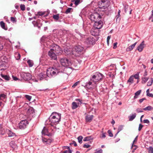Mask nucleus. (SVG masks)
Returning <instances> with one entry per match:
<instances>
[{
    "instance_id": "obj_1",
    "label": "nucleus",
    "mask_w": 153,
    "mask_h": 153,
    "mask_svg": "<svg viewBox=\"0 0 153 153\" xmlns=\"http://www.w3.org/2000/svg\"><path fill=\"white\" fill-rule=\"evenodd\" d=\"M77 39L83 42L84 44L89 46L94 45L98 39H96L92 36L87 37V36L79 32H77Z\"/></svg>"
},
{
    "instance_id": "obj_2",
    "label": "nucleus",
    "mask_w": 153,
    "mask_h": 153,
    "mask_svg": "<svg viewBox=\"0 0 153 153\" xmlns=\"http://www.w3.org/2000/svg\"><path fill=\"white\" fill-rule=\"evenodd\" d=\"M49 119L51 123L57 124L60 121L61 114L56 112H53Z\"/></svg>"
},
{
    "instance_id": "obj_3",
    "label": "nucleus",
    "mask_w": 153,
    "mask_h": 153,
    "mask_svg": "<svg viewBox=\"0 0 153 153\" xmlns=\"http://www.w3.org/2000/svg\"><path fill=\"white\" fill-rule=\"evenodd\" d=\"M45 43L48 48H51L52 49H53V50L56 54H57V55H60L62 53V51L61 48L57 44L50 43L49 41Z\"/></svg>"
},
{
    "instance_id": "obj_4",
    "label": "nucleus",
    "mask_w": 153,
    "mask_h": 153,
    "mask_svg": "<svg viewBox=\"0 0 153 153\" xmlns=\"http://www.w3.org/2000/svg\"><path fill=\"white\" fill-rule=\"evenodd\" d=\"M110 1L109 0H100L98 1V7L101 9H103L102 11L104 12V13L108 15L107 13V10L108 9V7L109 6Z\"/></svg>"
},
{
    "instance_id": "obj_5",
    "label": "nucleus",
    "mask_w": 153,
    "mask_h": 153,
    "mask_svg": "<svg viewBox=\"0 0 153 153\" xmlns=\"http://www.w3.org/2000/svg\"><path fill=\"white\" fill-rule=\"evenodd\" d=\"M60 71L57 68H49L46 71V75L48 77L51 78L56 76Z\"/></svg>"
},
{
    "instance_id": "obj_6",
    "label": "nucleus",
    "mask_w": 153,
    "mask_h": 153,
    "mask_svg": "<svg viewBox=\"0 0 153 153\" xmlns=\"http://www.w3.org/2000/svg\"><path fill=\"white\" fill-rule=\"evenodd\" d=\"M102 78V74L100 73L97 72L91 78V80L92 81L94 84L100 80Z\"/></svg>"
},
{
    "instance_id": "obj_7",
    "label": "nucleus",
    "mask_w": 153,
    "mask_h": 153,
    "mask_svg": "<svg viewBox=\"0 0 153 153\" xmlns=\"http://www.w3.org/2000/svg\"><path fill=\"white\" fill-rule=\"evenodd\" d=\"M89 19L92 21L95 22L101 19L102 16L100 14L95 12L92 13L90 15Z\"/></svg>"
},
{
    "instance_id": "obj_8",
    "label": "nucleus",
    "mask_w": 153,
    "mask_h": 153,
    "mask_svg": "<svg viewBox=\"0 0 153 153\" xmlns=\"http://www.w3.org/2000/svg\"><path fill=\"white\" fill-rule=\"evenodd\" d=\"M60 62L62 66L68 67L71 65V61L68 58H61Z\"/></svg>"
},
{
    "instance_id": "obj_9",
    "label": "nucleus",
    "mask_w": 153,
    "mask_h": 153,
    "mask_svg": "<svg viewBox=\"0 0 153 153\" xmlns=\"http://www.w3.org/2000/svg\"><path fill=\"white\" fill-rule=\"evenodd\" d=\"M21 78L25 80H29L32 78L31 75L29 73L22 72L20 73Z\"/></svg>"
},
{
    "instance_id": "obj_10",
    "label": "nucleus",
    "mask_w": 153,
    "mask_h": 153,
    "mask_svg": "<svg viewBox=\"0 0 153 153\" xmlns=\"http://www.w3.org/2000/svg\"><path fill=\"white\" fill-rule=\"evenodd\" d=\"M28 124V121L26 120H21L19 124V127L20 129H24L26 128Z\"/></svg>"
},
{
    "instance_id": "obj_11",
    "label": "nucleus",
    "mask_w": 153,
    "mask_h": 153,
    "mask_svg": "<svg viewBox=\"0 0 153 153\" xmlns=\"http://www.w3.org/2000/svg\"><path fill=\"white\" fill-rule=\"evenodd\" d=\"M94 28H96L99 29L101 28L103 25L102 21H101V19L97 21L94 22Z\"/></svg>"
},
{
    "instance_id": "obj_12",
    "label": "nucleus",
    "mask_w": 153,
    "mask_h": 153,
    "mask_svg": "<svg viewBox=\"0 0 153 153\" xmlns=\"http://www.w3.org/2000/svg\"><path fill=\"white\" fill-rule=\"evenodd\" d=\"M26 114L27 116L30 117H33L35 115L34 109L32 107H29L27 109Z\"/></svg>"
},
{
    "instance_id": "obj_13",
    "label": "nucleus",
    "mask_w": 153,
    "mask_h": 153,
    "mask_svg": "<svg viewBox=\"0 0 153 153\" xmlns=\"http://www.w3.org/2000/svg\"><path fill=\"white\" fill-rule=\"evenodd\" d=\"M85 52L83 48L81 46L77 45V56H79L83 55Z\"/></svg>"
},
{
    "instance_id": "obj_14",
    "label": "nucleus",
    "mask_w": 153,
    "mask_h": 153,
    "mask_svg": "<svg viewBox=\"0 0 153 153\" xmlns=\"http://www.w3.org/2000/svg\"><path fill=\"white\" fill-rule=\"evenodd\" d=\"M91 33L94 36H98L99 35V30L96 28H92L91 30Z\"/></svg>"
},
{
    "instance_id": "obj_15",
    "label": "nucleus",
    "mask_w": 153,
    "mask_h": 153,
    "mask_svg": "<svg viewBox=\"0 0 153 153\" xmlns=\"http://www.w3.org/2000/svg\"><path fill=\"white\" fill-rule=\"evenodd\" d=\"M94 83L92 81L90 80L88 82H87L86 83L85 86L88 89H91L94 88Z\"/></svg>"
},
{
    "instance_id": "obj_16",
    "label": "nucleus",
    "mask_w": 153,
    "mask_h": 153,
    "mask_svg": "<svg viewBox=\"0 0 153 153\" xmlns=\"http://www.w3.org/2000/svg\"><path fill=\"white\" fill-rule=\"evenodd\" d=\"M46 74H45L44 72H41L40 73L38 76V78L40 80H42L44 79H45V80L48 79Z\"/></svg>"
},
{
    "instance_id": "obj_17",
    "label": "nucleus",
    "mask_w": 153,
    "mask_h": 153,
    "mask_svg": "<svg viewBox=\"0 0 153 153\" xmlns=\"http://www.w3.org/2000/svg\"><path fill=\"white\" fill-rule=\"evenodd\" d=\"M145 47L144 41H143L137 47L136 49L139 52L142 51Z\"/></svg>"
},
{
    "instance_id": "obj_18",
    "label": "nucleus",
    "mask_w": 153,
    "mask_h": 153,
    "mask_svg": "<svg viewBox=\"0 0 153 153\" xmlns=\"http://www.w3.org/2000/svg\"><path fill=\"white\" fill-rule=\"evenodd\" d=\"M51 48L48 52V55L50 57H56L57 55L54 51Z\"/></svg>"
},
{
    "instance_id": "obj_19",
    "label": "nucleus",
    "mask_w": 153,
    "mask_h": 153,
    "mask_svg": "<svg viewBox=\"0 0 153 153\" xmlns=\"http://www.w3.org/2000/svg\"><path fill=\"white\" fill-rule=\"evenodd\" d=\"M94 117V116L93 115H87L85 117V120L87 122H91V121L92 120Z\"/></svg>"
},
{
    "instance_id": "obj_20",
    "label": "nucleus",
    "mask_w": 153,
    "mask_h": 153,
    "mask_svg": "<svg viewBox=\"0 0 153 153\" xmlns=\"http://www.w3.org/2000/svg\"><path fill=\"white\" fill-rule=\"evenodd\" d=\"M6 132L8 135V137H12L16 136L15 133L12 132L10 130L7 129L6 130Z\"/></svg>"
},
{
    "instance_id": "obj_21",
    "label": "nucleus",
    "mask_w": 153,
    "mask_h": 153,
    "mask_svg": "<svg viewBox=\"0 0 153 153\" xmlns=\"http://www.w3.org/2000/svg\"><path fill=\"white\" fill-rule=\"evenodd\" d=\"M137 43V42H136L134 44L130 46L128 48H127L126 51H130L132 50L134 48L135 45Z\"/></svg>"
},
{
    "instance_id": "obj_22",
    "label": "nucleus",
    "mask_w": 153,
    "mask_h": 153,
    "mask_svg": "<svg viewBox=\"0 0 153 153\" xmlns=\"http://www.w3.org/2000/svg\"><path fill=\"white\" fill-rule=\"evenodd\" d=\"M0 25L1 27L3 29L5 30H7V26L5 25V23L2 21L0 22Z\"/></svg>"
},
{
    "instance_id": "obj_23",
    "label": "nucleus",
    "mask_w": 153,
    "mask_h": 153,
    "mask_svg": "<svg viewBox=\"0 0 153 153\" xmlns=\"http://www.w3.org/2000/svg\"><path fill=\"white\" fill-rule=\"evenodd\" d=\"M48 129L44 127L42 131V134L44 135H46L48 133Z\"/></svg>"
},
{
    "instance_id": "obj_24",
    "label": "nucleus",
    "mask_w": 153,
    "mask_h": 153,
    "mask_svg": "<svg viewBox=\"0 0 153 153\" xmlns=\"http://www.w3.org/2000/svg\"><path fill=\"white\" fill-rule=\"evenodd\" d=\"M134 82V78L133 76H131L127 80V83H129V85H131Z\"/></svg>"
},
{
    "instance_id": "obj_25",
    "label": "nucleus",
    "mask_w": 153,
    "mask_h": 153,
    "mask_svg": "<svg viewBox=\"0 0 153 153\" xmlns=\"http://www.w3.org/2000/svg\"><path fill=\"white\" fill-rule=\"evenodd\" d=\"M1 76L2 78L8 81L10 80V77L9 76L7 75H4L2 74H1Z\"/></svg>"
},
{
    "instance_id": "obj_26",
    "label": "nucleus",
    "mask_w": 153,
    "mask_h": 153,
    "mask_svg": "<svg viewBox=\"0 0 153 153\" xmlns=\"http://www.w3.org/2000/svg\"><path fill=\"white\" fill-rule=\"evenodd\" d=\"M136 114L135 113H134L132 114V115L129 116L128 118H129V120L130 121H131L133 120L136 117Z\"/></svg>"
},
{
    "instance_id": "obj_27",
    "label": "nucleus",
    "mask_w": 153,
    "mask_h": 153,
    "mask_svg": "<svg viewBox=\"0 0 153 153\" xmlns=\"http://www.w3.org/2000/svg\"><path fill=\"white\" fill-rule=\"evenodd\" d=\"M27 62L30 67H31L33 66L34 65V62L33 60L30 59H28L27 61Z\"/></svg>"
},
{
    "instance_id": "obj_28",
    "label": "nucleus",
    "mask_w": 153,
    "mask_h": 153,
    "mask_svg": "<svg viewBox=\"0 0 153 153\" xmlns=\"http://www.w3.org/2000/svg\"><path fill=\"white\" fill-rule=\"evenodd\" d=\"M141 90H139L138 91H137L135 93V95L134 97V99H135L138 97V96L140 94L141 92Z\"/></svg>"
},
{
    "instance_id": "obj_29",
    "label": "nucleus",
    "mask_w": 153,
    "mask_h": 153,
    "mask_svg": "<svg viewBox=\"0 0 153 153\" xmlns=\"http://www.w3.org/2000/svg\"><path fill=\"white\" fill-rule=\"evenodd\" d=\"M125 12L126 13H127L129 11L128 10H130V8L129 6L127 4L125 5L124 6Z\"/></svg>"
},
{
    "instance_id": "obj_30",
    "label": "nucleus",
    "mask_w": 153,
    "mask_h": 153,
    "mask_svg": "<svg viewBox=\"0 0 153 153\" xmlns=\"http://www.w3.org/2000/svg\"><path fill=\"white\" fill-rule=\"evenodd\" d=\"M143 109L144 111H151L153 109V107L151 106H149L143 108Z\"/></svg>"
},
{
    "instance_id": "obj_31",
    "label": "nucleus",
    "mask_w": 153,
    "mask_h": 153,
    "mask_svg": "<svg viewBox=\"0 0 153 153\" xmlns=\"http://www.w3.org/2000/svg\"><path fill=\"white\" fill-rule=\"evenodd\" d=\"M53 18L56 21H57L59 19V14H57L56 15H53Z\"/></svg>"
},
{
    "instance_id": "obj_32",
    "label": "nucleus",
    "mask_w": 153,
    "mask_h": 153,
    "mask_svg": "<svg viewBox=\"0 0 153 153\" xmlns=\"http://www.w3.org/2000/svg\"><path fill=\"white\" fill-rule=\"evenodd\" d=\"M64 51L66 55H67L71 54L72 53L71 51L69 50L68 48L65 49Z\"/></svg>"
},
{
    "instance_id": "obj_33",
    "label": "nucleus",
    "mask_w": 153,
    "mask_h": 153,
    "mask_svg": "<svg viewBox=\"0 0 153 153\" xmlns=\"http://www.w3.org/2000/svg\"><path fill=\"white\" fill-rule=\"evenodd\" d=\"M140 72H138L137 73L134 75H132L131 76H133V78H135V79H139V74Z\"/></svg>"
},
{
    "instance_id": "obj_34",
    "label": "nucleus",
    "mask_w": 153,
    "mask_h": 153,
    "mask_svg": "<svg viewBox=\"0 0 153 153\" xmlns=\"http://www.w3.org/2000/svg\"><path fill=\"white\" fill-rule=\"evenodd\" d=\"M9 144H10V146L13 148L15 147L16 146V144L15 143V142L13 141H11L10 143Z\"/></svg>"
},
{
    "instance_id": "obj_35",
    "label": "nucleus",
    "mask_w": 153,
    "mask_h": 153,
    "mask_svg": "<svg viewBox=\"0 0 153 153\" xmlns=\"http://www.w3.org/2000/svg\"><path fill=\"white\" fill-rule=\"evenodd\" d=\"M148 77H143L142 78V82L143 84H145L148 80L149 79Z\"/></svg>"
},
{
    "instance_id": "obj_36",
    "label": "nucleus",
    "mask_w": 153,
    "mask_h": 153,
    "mask_svg": "<svg viewBox=\"0 0 153 153\" xmlns=\"http://www.w3.org/2000/svg\"><path fill=\"white\" fill-rule=\"evenodd\" d=\"M153 82V78H151L150 79L148 82L147 84V86H150L152 85Z\"/></svg>"
},
{
    "instance_id": "obj_37",
    "label": "nucleus",
    "mask_w": 153,
    "mask_h": 153,
    "mask_svg": "<svg viewBox=\"0 0 153 153\" xmlns=\"http://www.w3.org/2000/svg\"><path fill=\"white\" fill-rule=\"evenodd\" d=\"M92 139V138L91 136L87 137H85L83 139V141H89Z\"/></svg>"
},
{
    "instance_id": "obj_38",
    "label": "nucleus",
    "mask_w": 153,
    "mask_h": 153,
    "mask_svg": "<svg viewBox=\"0 0 153 153\" xmlns=\"http://www.w3.org/2000/svg\"><path fill=\"white\" fill-rule=\"evenodd\" d=\"M133 147H135V148H133V150L132 151V153H134V152L135 150H136L138 148V147L137 145L133 144V143H132L131 148L132 149Z\"/></svg>"
},
{
    "instance_id": "obj_39",
    "label": "nucleus",
    "mask_w": 153,
    "mask_h": 153,
    "mask_svg": "<svg viewBox=\"0 0 153 153\" xmlns=\"http://www.w3.org/2000/svg\"><path fill=\"white\" fill-rule=\"evenodd\" d=\"M83 138V137L81 136H80L77 138L78 142L80 144L82 143V139Z\"/></svg>"
},
{
    "instance_id": "obj_40",
    "label": "nucleus",
    "mask_w": 153,
    "mask_h": 153,
    "mask_svg": "<svg viewBox=\"0 0 153 153\" xmlns=\"http://www.w3.org/2000/svg\"><path fill=\"white\" fill-rule=\"evenodd\" d=\"M10 21L11 22L13 23H16L17 20L16 18L13 17H11L10 18Z\"/></svg>"
},
{
    "instance_id": "obj_41",
    "label": "nucleus",
    "mask_w": 153,
    "mask_h": 153,
    "mask_svg": "<svg viewBox=\"0 0 153 153\" xmlns=\"http://www.w3.org/2000/svg\"><path fill=\"white\" fill-rule=\"evenodd\" d=\"M72 108L73 109L76 108V103L75 102H73L72 104Z\"/></svg>"
},
{
    "instance_id": "obj_42",
    "label": "nucleus",
    "mask_w": 153,
    "mask_h": 153,
    "mask_svg": "<svg viewBox=\"0 0 153 153\" xmlns=\"http://www.w3.org/2000/svg\"><path fill=\"white\" fill-rule=\"evenodd\" d=\"M6 95L3 94H1L0 95V100H3L6 97Z\"/></svg>"
},
{
    "instance_id": "obj_43",
    "label": "nucleus",
    "mask_w": 153,
    "mask_h": 153,
    "mask_svg": "<svg viewBox=\"0 0 153 153\" xmlns=\"http://www.w3.org/2000/svg\"><path fill=\"white\" fill-rule=\"evenodd\" d=\"M53 140V139L51 138L47 139L46 144H50Z\"/></svg>"
},
{
    "instance_id": "obj_44",
    "label": "nucleus",
    "mask_w": 153,
    "mask_h": 153,
    "mask_svg": "<svg viewBox=\"0 0 153 153\" xmlns=\"http://www.w3.org/2000/svg\"><path fill=\"white\" fill-rule=\"evenodd\" d=\"M82 103V100L79 99H77V107L79 106Z\"/></svg>"
},
{
    "instance_id": "obj_45",
    "label": "nucleus",
    "mask_w": 153,
    "mask_h": 153,
    "mask_svg": "<svg viewBox=\"0 0 153 153\" xmlns=\"http://www.w3.org/2000/svg\"><path fill=\"white\" fill-rule=\"evenodd\" d=\"M123 126L121 125L119 126L118 129V131L120 132V131L122 130L123 129Z\"/></svg>"
},
{
    "instance_id": "obj_46",
    "label": "nucleus",
    "mask_w": 153,
    "mask_h": 153,
    "mask_svg": "<svg viewBox=\"0 0 153 153\" xmlns=\"http://www.w3.org/2000/svg\"><path fill=\"white\" fill-rule=\"evenodd\" d=\"M20 8L21 10L22 11L25 10V6L23 4H21L20 6Z\"/></svg>"
},
{
    "instance_id": "obj_47",
    "label": "nucleus",
    "mask_w": 153,
    "mask_h": 153,
    "mask_svg": "<svg viewBox=\"0 0 153 153\" xmlns=\"http://www.w3.org/2000/svg\"><path fill=\"white\" fill-rule=\"evenodd\" d=\"M15 57H21L20 54L18 52H16L15 53Z\"/></svg>"
},
{
    "instance_id": "obj_48",
    "label": "nucleus",
    "mask_w": 153,
    "mask_h": 153,
    "mask_svg": "<svg viewBox=\"0 0 153 153\" xmlns=\"http://www.w3.org/2000/svg\"><path fill=\"white\" fill-rule=\"evenodd\" d=\"M108 75L110 77L112 78H114L115 77L114 74L111 73L109 72L108 74Z\"/></svg>"
},
{
    "instance_id": "obj_49",
    "label": "nucleus",
    "mask_w": 153,
    "mask_h": 153,
    "mask_svg": "<svg viewBox=\"0 0 153 153\" xmlns=\"http://www.w3.org/2000/svg\"><path fill=\"white\" fill-rule=\"evenodd\" d=\"M149 153H153V148L152 146H150L149 150Z\"/></svg>"
},
{
    "instance_id": "obj_50",
    "label": "nucleus",
    "mask_w": 153,
    "mask_h": 153,
    "mask_svg": "<svg viewBox=\"0 0 153 153\" xmlns=\"http://www.w3.org/2000/svg\"><path fill=\"white\" fill-rule=\"evenodd\" d=\"M71 9L72 8H68L66 10L65 13L67 14L69 13L70 12Z\"/></svg>"
},
{
    "instance_id": "obj_51",
    "label": "nucleus",
    "mask_w": 153,
    "mask_h": 153,
    "mask_svg": "<svg viewBox=\"0 0 153 153\" xmlns=\"http://www.w3.org/2000/svg\"><path fill=\"white\" fill-rule=\"evenodd\" d=\"M108 134L109 135L110 137H112L113 136V134L112 133L111 131L110 130H108Z\"/></svg>"
},
{
    "instance_id": "obj_52",
    "label": "nucleus",
    "mask_w": 153,
    "mask_h": 153,
    "mask_svg": "<svg viewBox=\"0 0 153 153\" xmlns=\"http://www.w3.org/2000/svg\"><path fill=\"white\" fill-rule=\"evenodd\" d=\"M105 134L106 133L102 132L100 137V138H105L106 137Z\"/></svg>"
},
{
    "instance_id": "obj_53",
    "label": "nucleus",
    "mask_w": 153,
    "mask_h": 153,
    "mask_svg": "<svg viewBox=\"0 0 153 153\" xmlns=\"http://www.w3.org/2000/svg\"><path fill=\"white\" fill-rule=\"evenodd\" d=\"M25 97L28 100L30 101L31 99V97L28 95H25Z\"/></svg>"
},
{
    "instance_id": "obj_54",
    "label": "nucleus",
    "mask_w": 153,
    "mask_h": 153,
    "mask_svg": "<svg viewBox=\"0 0 153 153\" xmlns=\"http://www.w3.org/2000/svg\"><path fill=\"white\" fill-rule=\"evenodd\" d=\"M111 36H108L107 37V44L108 45H109V41L110 39L111 38Z\"/></svg>"
},
{
    "instance_id": "obj_55",
    "label": "nucleus",
    "mask_w": 153,
    "mask_h": 153,
    "mask_svg": "<svg viewBox=\"0 0 153 153\" xmlns=\"http://www.w3.org/2000/svg\"><path fill=\"white\" fill-rule=\"evenodd\" d=\"M153 16V10L152 11L151 16V17H149V20L152 19L151 21L152 22H153V17L152 16Z\"/></svg>"
},
{
    "instance_id": "obj_56",
    "label": "nucleus",
    "mask_w": 153,
    "mask_h": 153,
    "mask_svg": "<svg viewBox=\"0 0 153 153\" xmlns=\"http://www.w3.org/2000/svg\"><path fill=\"white\" fill-rule=\"evenodd\" d=\"M136 111L138 113L143 112V111L142 109L139 108H137L136 109Z\"/></svg>"
},
{
    "instance_id": "obj_57",
    "label": "nucleus",
    "mask_w": 153,
    "mask_h": 153,
    "mask_svg": "<svg viewBox=\"0 0 153 153\" xmlns=\"http://www.w3.org/2000/svg\"><path fill=\"white\" fill-rule=\"evenodd\" d=\"M143 126L141 124H140L139 125V127L138 128V130L139 131H140L141 129H142L143 127Z\"/></svg>"
},
{
    "instance_id": "obj_58",
    "label": "nucleus",
    "mask_w": 153,
    "mask_h": 153,
    "mask_svg": "<svg viewBox=\"0 0 153 153\" xmlns=\"http://www.w3.org/2000/svg\"><path fill=\"white\" fill-rule=\"evenodd\" d=\"M90 145H88V144H84L83 146V147H84V148H89V147H90Z\"/></svg>"
},
{
    "instance_id": "obj_59",
    "label": "nucleus",
    "mask_w": 153,
    "mask_h": 153,
    "mask_svg": "<svg viewBox=\"0 0 153 153\" xmlns=\"http://www.w3.org/2000/svg\"><path fill=\"white\" fill-rule=\"evenodd\" d=\"M120 15H117L116 16V21H119L120 20Z\"/></svg>"
},
{
    "instance_id": "obj_60",
    "label": "nucleus",
    "mask_w": 153,
    "mask_h": 153,
    "mask_svg": "<svg viewBox=\"0 0 153 153\" xmlns=\"http://www.w3.org/2000/svg\"><path fill=\"white\" fill-rule=\"evenodd\" d=\"M42 142L46 144V140H47V139L46 138L43 137H42Z\"/></svg>"
},
{
    "instance_id": "obj_61",
    "label": "nucleus",
    "mask_w": 153,
    "mask_h": 153,
    "mask_svg": "<svg viewBox=\"0 0 153 153\" xmlns=\"http://www.w3.org/2000/svg\"><path fill=\"white\" fill-rule=\"evenodd\" d=\"M143 122L144 123H146L147 124H149L150 123L149 120L148 119L144 120Z\"/></svg>"
},
{
    "instance_id": "obj_62",
    "label": "nucleus",
    "mask_w": 153,
    "mask_h": 153,
    "mask_svg": "<svg viewBox=\"0 0 153 153\" xmlns=\"http://www.w3.org/2000/svg\"><path fill=\"white\" fill-rule=\"evenodd\" d=\"M43 13H42L41 12H39L37 13V15H39L40 16H42L44 15Z\"/></svg>"
},
{
    "instance_id": "obj_63",
    "label": "nucleus",
    "mask_w": 153,
    "mask_h": 153,
    "mask_svg": "<svg viewBox=\"0 0 153 153\" xmlns=\"http://www.w3.org/2000/svg\"><path fill=\"white\" fill-rule=\"evenodd\" d=\"M117 42H116L115 43H114L113 44V48L114 49H116L117 48Z\"/></svg>"
},
{
    "instance_id": "obj_64",
    "label": "nucleus",
    "mask_w": 153,
    "mask_h": 153,
    "mask_svg": "<svg viewBox=\"0 0 153 153\" xmlns=\"http://www.w3.org/2000/svg\"><path fill=\"white\" fill-rule=\"evenodd\" d=\"M94 153H102V150L101 149L95 152Z\"/></svg>"
}]
</instances>
